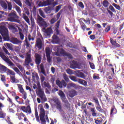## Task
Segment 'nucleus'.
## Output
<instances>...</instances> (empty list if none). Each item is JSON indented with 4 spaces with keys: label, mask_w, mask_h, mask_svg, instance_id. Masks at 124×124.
<instances>
[{
    "label": "nucleus",
    "mask_w": 124,
    "mask_h": 124,
    "mask_svg": "<svg viewBox=\"0 0 124 124\" xmlns=\"http://www.w3.org/2000/svg\"><path fill=\"white\" fill-rule=\"evenodd\" d=\"M36 84L37 85L35 84H33V89H34V90H36L37 89V91H36L37 95L39 96V97L41 98V100L46 101L47 98H46V95H45V93H44V90L41 89L40 82H39V81H37Z\"/></svg>",
    "instance_id": "f257e3e1"
},
{
    "label": "nucleus",
    "mask_w": 124,
    "mask_h": 124,
    "mask_svg": "<svg viewBox=\"0 0 124 124\" xmlns=\"http://www.w3.org/2000/svg\"><path fill=\"white\" fill-rule=\"evenodd\" d=\"M58 94L60 96L62 102H64V107H65L66 109H70V104H69L68 100H67V99H66V97L65 96V94H64V93H63V92H62V90H59Z\"/></svg>",
    "instance_id": "f03ea898"
},
{
    "label": "nucleus",
    "mask_w": 124,
    "mask_h": 124,
    "mask_svg": "<svg viewBox=\"0 0 124 124\" xmlns=\"http://www.w3.org/2000/svg\"><path fill=\"white\" fill-rule=\"evenodd\" d=\"M8 17L7 18L8 21L10 22H15L16 23H18L20 24L21 23V21L18 19H19V16H17L16 13L11 12L8 15Z\"/></svg>",
    "instance_id": "7ed1b4c3"
},
{
    "label": "nucleus",
    "mask_w": 124,
    "mask_h": 124,
    "mask_svg": "<svg viewBox=\"0 0 124 124\" xmlns=\"http://www.w3.org/2000/svg\"><path fill=\"white\" fill-rule=\"evenodd\" d=\"M24 62L26 66H30V63L31 66H33L34 63L32 62L31 54L30 52H27L26 53V57H25Z\"/></svg>",
    "instance_id": "20e7f679"
},
{
    "label": "nucleus",
    "mask_w": 124,
    "mask_h": 124,
    "mask_svg": "<svg viewBox=\"0 0 124 124\" xmlns=\"http://www.w3.org/2000/svg\"><path fill=\"white\" fill-rule=\"evenodd\" d=\"M42 39H43V37L40 34V37L37 38L36 40V43L35 45V48L38 50H41L42 49V46L43 44L42 43Z\"/></svg>",
    "instance_id": "39448f33"
},
{
    "label": "nucleus",
    "mask_w": 124,
    "mask_h": 124,
    "mask_svg": "<svg viewBox=\"0 0 124 124\" xmlns=\"http://www.w3.org/2000/svg\"><path fill=\"white\" fill-rule=\"evenodd\" d=\"M7 3H6L4 1H1L0 2V4L1 6L4 9H7V5H8V10L10 11L12 10V4L11 2L6 1Z\"/></svg>",
    "instance_id": "423d86ee"
},
{
    "label": "nucleus",
    "mask_w": 124,
    "mask_h": 124,
    "mask_svg": "<svg viewBox=\"0 0 124 124\" xmlns=\"http://www.w3.org/2000/svg\"><path fill=\"white\" fill-rule=\"evenodd\" d=\"M0 58H1L3 61H4L5 62H6L7 63H8V64H10V65H11V66H14L15 65V64L11 62V60L9 59V58L6 57V56L4 55V53L1 52H0Z\"/></svg>",
    "instance_id": "0eeeda50"
},
{
    "label": "nucleus",
    "mask_w": 124,
    "mask_h": 124,
    "mask_svg": "<svg viewBox=\"0 0 124 124\" xmlns=\"http://www.w3.org/2000/svg\"><path fill=\"white\" fill-rule=\"evenodd\" d=\"M0 33L2 36H7L9 35L8 30L5 26H0Z\"/></svg>",
    "instance_id": "6e6552de"
},
{
    "label": "nucleus",
    "mask_w": 124,
    "mask_h": 124,
    "mask_svg": "<svg viewBox=\"0 0 124 124\" xmlns=\"http://www.w3.org/2000/svg\"><path fill=\"white\" fill-rule=\"evenodd\" d=\"M40 120L42 123H46V120H45V110L43 108H41L40 109Z\"/></svg>",
    "instance_id": "1a4fd4ad"
},
{
    "label": "nucleus",
    "mask_w": 124,
    "mask_h": 124,
    "mask_svg": "<svg viewBox=\"0 0 124 124\" xmlns=\"http://www.w3.org/2000/svg\"><path fill=\"white\" fill-rule=\"evenodd\" d=\"M17 86L19 91V93L23 94V98L26 100V99H27V92H26L24 90V88H23V85L21 84H17Z\"/></svg>",
    "instance_id": "9d476101"
},
{
    "label": "nucleus",
    "mask_w": 124,
    "mask_h": 124,
    "mask_svg": "<svg viewBox=\"0 0 124 124\" xmlns=\"http://www.w3.org/2000/svg\"><path fill=\"white\" fill-rule=\"evenodd\" d=\"M34 58L35 63H36L37 65H39L41 63V60H42L41 55L38 53H35Z\"/></svg>",
    "instance_id": "9b49d317"
},
{
    "label": "nucleus",
    "mask_w": 124,
    "mask_h": 124,
    "mask_svg": "<svg viewBox=\"0 0 124 124\" xmlns=\"http://www.w3.org/2000/svg\"><path fill=\"white\" fill-rule=\"evenodd\" d=\"M66 53V52L63 50V48H58L57 52L55 53V55L58 57H61V56L64 57Z\"/></svg>",
    "instance_id": "f8f14e48"
},
{
    "label": "nucleus",
    "mask_w": 124,
    "mask_h": 124,
    "mask_svg": "<svg viewBox=\"0 0 124 124\" xmlns=\"http://www.w3.org/2000/svg\"><path fill=\"white\" fill-rule=\"evenodd\" d=\"M56 84L58 87H59V88H62V86L64 88H65V87H66V85H67L66 82H65V81L63 79L61 81H60V80H57Z\"/></svg>",
    "instance_id": "ddd939ff"
},
{
    "label": "nucleus",
    "mask_w": 124,
    "mask_h": 124,
    "mask_svg": "<svg viewBox=\"0 0 124 124\" xmlns=\"http://www.w3.org/2000/svg\"><path fill=\"white\" fill-rule=\"evenodd\" d=\"M17 26H16V24H15L14 23H11L10 24H9L8 28L9 30H11V31H13L14 32H17L18 29H16Z\"/></svg>",
    "instance_id": "4468645a"
},
{
    "label": "nucleus",
    "mask_w": 124,
    "mask_h": 124,
    "mask_svg": "<svg viewBox=\"0 0 124 124\" xmlns=\"http://www.w3.org/2000/svg\"><path fill=\"white\" fill-rule=\"evenodd\" d=\"M20 109H21V110L25 113H27L29 114H31V106H28L27 107L25 106H21Z\"/></svg>",
    "instance_id": "2eb2a0df"
},
{
    "label": "nucleus",
    "mask_w": 124,
    "mask_h": 124,
    "mask_svg": "<svg viewBox=\"0 0 124 124\" xmlns=\"http://www.w3.org/2000/svg\"><path fill=\"white\" fill-rule=\"evenodd\" d=\"M51 0H46V1H44L43 2H40L38 4L39 6L41 7L43 6H47V5H50L51 4Z\"/></svg>",
    "instance_id": "dca6fc26"
},
{
    "label": "nucleus",
    "mask_w": 124,
    "mask_h": 124,
    "mask_svg": "<svg viewBox=\"0 0 124 124\" xmlns=\"http://www.w3.org/2000/svg\"><path fill=\"white\" fill-rule=\"evenodd\" d=\"M37 21L39 24H40L41 26L43 27L46 25V22L44 21V19L40 16H38V17L37 18Z\"/></svg>",
    "instance_id": "f3484780"
},
{
    "label": "nucleus",
    "mask_w": 124,
    "mask_h": 124,
    "mask_svg": "<svg viewBox=\"0 0 124 124\" xmlns=\"http://www.w3.org/2000/svg\"><path fill=\"white\" fill-rule=\"evenodd\" d=\"M55 103L56 104V108L59 110L60 112H62V103L59 101V99H57L55 101Z\"/></svg>",
    "instance_id": "a211bd4d"
},
{
    "label": "nucleus",
    "mask_w": 124,
    "mask_h": 124,
    "mask_svg": "<svg viewBox=\"0 0 124 124\" xmlns=\"http://www.w3.org/2000/svg\"><path fill=\"white\" fill-rule=\"evenodd\" d=\"M11 42H12L13 44L18 45L20 44V43H22V41L18 39L17 38H12Z\"/></svg>",
    "instance_id": "6ab92c4d"
},
{
    "label": "nucleus",
    "mask_w": 124,
    "mask_h": 124,
    "mask_svg": "<svg viewBox=\"0 0 124 124\" xmlns=\"http://www.w3.org/2000/svg\"><path fill=\"white\" fill-rule=\"evenodd\" d=\"M61 23V21L59 20L55 24V31H56L57 35H60V31H59V29H60V24Z\"/></svg>",
    "instance_id": "aec40b11"
},
{
    "label": "nucleus",
    "mask_w": 124,
    "mask_h": 124,
    "mask_svg": "<svg viewBox=\"0 0 124 124\" xmlns=\"http://www.w3.org/2000/svg\"><path fill=\"white\" fill-rule=\"evenodd\" d=\"M42 86L43 87V88H47L48 90L51 89V85H50V83L49 82L46 81H44L42 83Z\"/></svg>",
    "instance_id": "412c9836"
},
{
    "label": "nucleus",
    "mask_w": 124,
    "mask_h": 124,
    "mask_svg": "<svg viewBox=\"0 0 124 124\" xmlns=\"http://www.w3.org/2000/svg\"><path fill=\"white\" fill-rule=\"evenodd\" d=\"M78 82L79 84L83 85L85 87H87L88 86V82L84 79L79 78L78 79Z\"/></svg>",
    "instance_id": "4be33fe9"
},
{
    "label": "nucleus",
    "mask_w": 124,
    "mask_h": 124,
    "mask_svg": "<svg viewBox=\"0 0 124 124\" xmlns=\"http://www.w3.org/2000/svg\"><path fill=\"white\" fill-rule=\"evenodd\" d=\"M52 41L51 42L52 43H58V41H59V37H58V35H56V34H54L52 36Z\"/></svg>",
    "instance_id": "5701e85b"
},
{
    "label": "nucleus",
    "mask_w": 124,
    "mask_h": 124,
    "mask_svg": "<svg viewBox=\"0 0 124 124\" xmlns=\"http://www.w3.org/2000/svg\"><path fill=\"white\" fill-rule=\"evenodd\" d=\"M52 10H53V7L50 6H48L47 7L45 8L44 11L46 14H49V13H51L52 12Z\"/></svg>",
    "instance_id": "b1692460"
},
{
    "label": "nucleus",
    "mask_w": 124,
    "mask_h": 124,
    "mask_svg": "<svg viewBox=\"0 0 124 124\" xmlns=\"http://www.w3.org/2000/svg\"><path fill=\"white\" fill-rule=\"evenodd\" d=\"M32 78L33 79V81H35V79L36 80H39L38 74L37 73H32Z\"/></svg>",
    "instance_id": "393cba45"
},
{
    "label": "nucleus",
    "mask_w": 124,
    "mask_h": 124,
    "mask_svg": "<svg viewBox=\"0 0 124 124\" xmlns=\"http://www.w3.org/2000/svg\"><path fill=\"white\" fill-rule=\"evenodd\" d=\"M40 67L41 73L44 74L45 76H46V72L45 71V68H44V64L43 63H41Z\"/></svg>",
    "instance_id": "a878e982"
},
{
    "label": "nucleus",
    "mask_w": 124,
    "mask_h": 124,
    "mask_svg": "<svg viewBox=\"0 0 124 124\" xmlns=\"http://www.w3.org/2000/svg\"><path fill=\"white\" fill-rule=\"evenodd\" d=\"M77 76L78 77H79V78H82L83 79H85L86 78V76L85 75V74L81 72H78V73H77Z\"/></svg>",
    "instance_id": "bb28decb"
},
{
    "label": "nucleus",
    "mask_w": 124,
    "mask_h": 124,
    "mask_svg": "<svg viewBox=\"0 0 124 124\" xmlns=\"http://www.w3.org/2000/svg\"><path fill=\"white\" fill-rule=\"evenodd\" d=\"M4 46L9 50H10L11 51H13V46H12V44L6 43L4 44Z\"/></svg>",
    "instance_id": "cd10ccee"
},
{
    "label": "nucleus",
    "mask_w": 124,
    "mask_h": 124,
    "mask_svg": "<svg viewBox=\"0 0 124 124\" xmlns=\"http://www.w3.org/2000/svg\"><path fill=\"white\" fill-rule=\"evenodd\" d=\"M102 5L105 8H107L109 6V1L107 0H104L102 2Z\"/></svg>",
    "instance_id": "c85d7f7f"
},
{
    "label": "nucleus",
    "mask_w": 124,
    "mask_h": 124,
    "mask_svg": "<svg viewBox=\"0 0 124 124\" xmlns=\"http://www.w3.org/2000/svg\"><path fill=\"white\" fill-rule=\"evenodd\" d=\"M46 51V56H50L51 52V49H50V47H46L45 49Z\"/></svg>",
    "instance_id": "c756f323"
},
{
    "label": "nucleus",
    "mask_w": 124,
    "mask_h": 124,
    "mask_svg": "<svg viewBox=\"0 0 124 124\" xmlns=\"http://www.w3.org/2000/svg\"><path fill=\"white\" fill-rule=\"evenodd\" d=\"M45 32L48 36H50L51 35V33H52V28H47L45 31Z\"/></svg>",
    "instance_id": "7c9ffc66"
},
{
    "label": "nucleus",
    "mask_w": 124,
    "mask_h": 124,
    "mask_svg": "<svg viewBox=\"0 0 124 124\" xmlns=\"http://www.w3.org/2000/svg\"><path fill=\"white\" fill-rule=\"evenodd\" d=\"M95 124H102V121L103 119L102 118H97V120L94 119Z\"/></svg>",
    "instance_id": "2f4dec72"
},
{
    "label": "nucleus",
    "mask_w": 124,
    "mask_h": 124,
    "mask_svg": "<svg viewBox=\"0 0 124 124\" xmlns=\"http://www.w3.org/2000/svg\"><path fill=\"white\" fill-rule=\"evenodd\" d=\"M90 111L91 112H92V115L93 116V117H96V112H95L96 110H95V108H91Z\"/></svg>",
    "instance_id": "473e14b6"
},
{
    "label": "nucleus",
    "mask_w": 124,
    "mask_h": 124,
    "mask_svg": "<svg viewBox=\"0 0 124 124\" xmlns=\"http://www.w3.org/2000/svg\"><path fill=\"white\" fill-rule=\"evenodd\" d=\"M22 17H23V19H24V20L26 21V22H27V23H28V24H30V19L29 18L28 16H27V15H26L25 14H23Z\"/></svg>",
    "instance_id": "72a5a7b5"
},
{
    "label": "nucleus",
    "mask_w": 124,
    "mask_h": 124,
    "mask_svg": "<svg viewBox=\"0 0 124 124\" xmlns=\"http://www.w3.org/2000/svg\"><path fill=\"white\" fill-rule=\"evenodd\" d=\"M13 69L14 71L16 72L17 74H18V75H19V76H23V74H22V73H21V71H20V70H19V69H18V68H17L16 67H15L13 68Z\"/></svg>",
    "instance_id": "f704fd0d"
},
{
    "label": "nucleus",
    "mask_w": 124,
    "mask_h": 124,
    "mask_svg": "<svg viewBox=\"0 0 124 124\" xmlns=\"http://www.w3.org/2000/svg\"><path fill=\"white\" fill-rule=\"evenodd\" d=\"M8 69H9L3 65H1L0 67V70L3 72H6V71H8Z\"/></svg>",
    "instance_id": "c9c22d12"
},
{
    "label": "nucleus",
    "mask_w": 124,
    "mask_h": 124,
    "mask_svg": "<svg viewBox=\"0 0 124 124\" xmlns=\"http://www.w3.org/2000/svg\"><path fill=\"white\" fill-rule=\"evenodd\" d=\"M76 95H77V92L75 90L72 91L70 93V96L71 97H74Z\"/></svg>",
    "instance_id": "e433bc0d"
},
{
    "label": "nucleus",
    "mask_w": 124,
    "mask_h": 124,
    "mask_svg": "<svg viewBox=\"0 0 124 124\" xmlns=\"http://www.w3.org/2000/svg\"><path fill=\"white\" fill-rule=\"evenodd\" d=\"M39 13L40 16L43 17V18H46V16L45 15V14H44V12L41 9H39Z\"/></svg>",
    "instance_id": "4c0bfd02"
},
{
    "label": "nucleus",
    "mask_w": 124,
    "mask_h": 124,
    "mask_svg": "<svg viewBox=\"0 0 124 124\" xmlns=\"http://www.w3.org/2000/svg\"><path fill=\"white\" fill-rule=\"evenodd\" d=\"M6 113H4L2 110H0V119H4L5 118Z\"/></svg>",
    "instance_id": "58836bf2"
},
{
    "label": "nucleus",
    "mask_w": 124,
    "mask_h": 124,
    "mask_svg": "<svg viewBox=\"0 0 124 124\" xmlns=\"http://www.w3.org/2000/svg\"><path fill=\"white\" fill-rule=\"evenodd\" d=\"M64 57H67L68 59L69 60H72V59H73V57H72V55L69 53L66 52L65 54Z\"/></svg>",
    "instance_id": "ea45409f"
},
{
    "label": "nucleus",
    "mask_w": 124,
    "mask_h": 124,
    "mask_svg": "<svg viewBox=\"0 0 124 124\" xmlns=\"http://www.w3.org/2000/svg\"><path fill=\"white\" fill-rule=\"evenodd\" d=\"M96 109L97 110V111H99L100 113H103L104 111L103 109L101 108V106H100V104L99 106H98L97 107H96Z\"/></svg>",
    "instance_id": "a19ab883"
},
{
    "label": "nucleus",
    "mask_w": 124,
    "mask_h": 124,
    "mask_svg": "<svg viewBox=\"0 0 124 124\" xmlns=\"http://www.w3.org/2000/svg\"><path fill=\"white\" fill-rule=\"evenodd\" d=\"M25 42L26 43V46L27 49H29V48H30V46H31V44L30 43H29L27 38H26V39L25 40Z\"/></svg>",
    "instance_id": "79ce46f5"
},
{
    "label": "nucleus",
    "mask_w": 124,
    "mask_h": 124,
    "mask_svg": "<svg viewBox=\"0 0 124 124\" xmlns=\"http://www.w3.org/2000/svg\"><path fill=\"white\" fill-rule=\"evenodd\" d=\"M79 89V90H82V91H88V90H89V88H85L83 86H81L79 85H78L77 89Z\"/></svg>",
    "instance_id": "37998d69"
},
{
    "label": "nucleus",
    "mask_w": 124,
    "mask_h": 124,
    "mask_svg": "<svg viewBox=\"0 0 124 124\" xmlns=\"http://www.w3.org/2000/svg\"><path fill=\"white\" fill-rule=\"evenodd\" d=\"M0 76H1V81H2V82H3V83L4 84H5V82H6V79L5 78V76L1 74Z\"/></svg>",
    "instance_id": "c03bdc74"
},
{
    "label": "nucleus",
    "mask_w": 124,
    "mask_h": 124,
    "mask_svg": "<svg viewBox=\"0 0 124 124\" xmlns=\"http://www.w3.org/2000/svg\"><path fill=\"white\" fill-rule=\"evenodd\" d=\"M69 86L71 87H73V88H74L76 89V90H77V88L78 87V85H77L76 84L74 83H71L69 84Z\"/></svg>",
    "instance_id": "a18cd8bd"
},
{
    "label": "nucleus",
    "mask_w": 124,
    "mask_h": 124,
    "mask_svg": "<svg viewBox=\"0 0 124 124\" xmlns=\"http://www.w3.org/2000/svg\"><path fill=\"white\" fill-rule=\"evenodd\" d=\"M11 79L12 80V83H19V80L17 81H16V78H15V76L11 77Z\"/></svg>",
    "instance_id": "49530a36"
},
{
    "label": "nucleus",
    "mask_w": 124,
    "mask_h": 124,
    "mask_svg": "<svg viewBox=\"0 0 124 124\" xmlns=\"http://www.w3.org/2000/svg\"><path fill=\"white\" fill-rule=\"evenodd\" d=\"M63 78L66 81V82H69V78H68V77L67 76V75L66 74H63Z\"/></svg>",
    "instance_id": "de8ad7c7"
},
{
    "label": "nucleus",
    "mask_w": 124,
    "mask_h": 124,
    "mask_svg": "<svg viewBox=\"0 0 124 124\" xmlns=\"http://www.w3.org/2000/svg\"><path fill=\"white\" fill-rule=\"evenodd\" d=\"M70 79L72 80V81H73L74 82H78V79H77V78L75 76H71L70 77Z\"/></svg>",
    "instance_id": "09e8293b"
},
{
    "label": "nucleus",
    "mask_w": 124,
    "mask_h": 124,
    "mask_svg": "<svg viewBox=\"0 0 124 124\" xmlns=\"http://www.w3.org/2000/svg\"><path fill=\"white\" fill-rule=\"evenodd\" d=\"M13 0L15 2H16V4H18L19 6H20L21 7H22V3L21 2V1H20V0Z\"/></svg>",
    "instance_id": "8fccbe9b"
},
{
    "label": "nucleus",
    "mask_w": 124,
    "mask_h": 124,
    "mask_svg": "<svg viewBox=\"0 0 124 124\" xmlns=\"http://www.w3.org/2000/svg\"><path fill=\"white\" fill-rule=\"evenodd\" d=\"M112 5H113V6L115 7V8H116L118 10H121V6H120V5H119L115 3H112Z\"/></svg>",
    "instance_id": "3c124183"
},
{
    "label": "nucleus",
    "mask_w": 124,
    "mask_h": 124,
    "mask_svg": "<svg viewBox=\"0 0 124 124\" xmlns=\"http://www.w3.org/2000/svg\"><path fill=\"white\" fill-rule=\"evenodd\" d=\"M93 100L95 101V104H97L98 106H99V101H98V99L96 97L93 98Z\"/></svg>",
    "instance_id": "603ef678"
},
{
    "label": "nucleus",
    "mask_w": 124,
    "mask_h": 124,
    "mask_svg": "<svg viewBox=\"0 0 124 124\" xmlns=\"http://www.w3.org/2000/svg\"><path fill=\"white\" fill-rule=\"evenodd\" d=\"M81 26L83 31H85L86 29H87V26H86V24H85V23H84V22H82L81 23Z\"/></svg>",
    "instance_id": "864d4df0"
},
{
    "label": "nucleus",
    "mask_w": 124,
    "mask_h": 124,
    "mask_svg": "<svg viewBox=\"0 0 124 124\" xmlns=\"http://www.w3.org/2000/svg\"><path fill=\"white\" fill-rule=\"evenodd\" d=\"M18 68L20 70V71H21V72H26V71L25 70V68H24V67L22 66V65H19L18 66Z\"/></svg>",
    "instance_id": "5fc2aeb1"
},
{
    "label": "nucleus",
    "mask_w": 124,
    "mask_h": 124,
    "mask_svg": "<svg viewBox=\"0 0 124 124\" xmlns=\"http://www.w3.org/2000/svg\"><path fill=\"white\" fill-rule=\"evenodd\" d=\"M7 100L11 104H12V106H13V105H15V104L14 103V102L12 101V99H11V98H10L9 97H8V96H7Z\"/></svg>",
    "instance_id": "6e6d98bb"
},
{
    "label": "nucleus",
    "mask_w": 124,
    "mask_h": 124,
    "mask_svg": "<svg viewBox=\"0 0 124 124\" xmlns=\"http://www.w3.org/2000/svg\"><path fill=\"white\" fill-rule=\"evenodd\" d=\"M41 84H42L45 81V77L43 75L40 76Z\"/></svg>",
    "instance_id": "4d7b16f0"
},
{
    "label": "nucleus",
    "mask_w": 124,
    "mask_h": 124,
    "mask_svg": "<svg viewBox=\"0 0 124 124\" xmlns=\"http://www.w3.org/2000/svg\"><path fill=\"white\" fill-rule=\"evenodd\" d=\"M89 63L92 69H94L95 68V66H94V64H93V63L89 62Z\"/></svg>",
    "instance_id": "13d9d810"
},
{
    "label": "nucleus",
    "mask_w": 124,
    "mask_h": 124,
    "mask_svg": "<svg viewBox=\"0 0 124 124\" xmlns=\"http://www.w3.org/2000/svg\"><path fill=\"white\" fill-rule=\"evenodd\" d=\"M57 21H58V19H57V18H53L50 20V24H55V23H56V22H57Z\"/></svg>",
    "instance_id": "bf43d9fd"
},
{
    "label": "nucleus",
    "mask_w": 124,
    "mask_h": 124,
    "mask_svg": "<svg viewBox=\"0 0 124 124\" xmlns=\"http://www.w3.org/2000/svg\"><path fill=\"white\" fill-rule=\"evenodd\" d=\"M46 61L47 62H48V63H51V56L50 55H48V56H46Z\"/></svg>",
    "instance_id": "052dcab7"
},
{
    "label": "nucleus",
    "mask_w": 124,
    "mask_h": 124,
    "mask_svg": "<svg viewBox=\"0 0 124 124\" xmlns=\"http://www.w3.org/2000/svg\"><path fill=\"white\" fill-rule=\"evenodd\" d=\"M78 6L82 9L85 8V5H84V4L81 1L78 2Z\"/></svg>",
    "instance_id": "680f3d73"
},
{
    "label": "nucleus",
    "mask_w": 124,
    "mask_h": 124,
    "mask_svg": "<svg viewBox=\"0 0 124 124\" xmlns=\"http://www.w3.org/2000/svg\"><path fill=\"white\" fill-rule=\"evenodd\" d=\"M3 50L4 51V52H5V54H6L8 56H10V53L8 52V50H7V49H6V48L4 47L3 48Z\"/></svg>",
    "instance_id": "e2e57ef3"
},
{
    "label": "nucleus",
    "mask_w": 124,
    "mask_h": 124,
    "mask_svg": "<svg viewBox=\"0 0 124 124\" xmlns=\"http://www.w3.org/2000/svg\"><path fill=\"white\" fill-rule=\"evenodd\" d=\"M109 8L111 10V11H112V12H116V10H115L114 7H113V6H112L111 5H109Z\"/></svg>",
    "instance_id": "0e129e2a"
},
{
    "label": "nucleus",
    "mask_w": 124,
    "mask_h": 124,
    "mask_svg": "<svg viewBox=\"0 0 124 124\" xmlns=\"http://www.w3.org/2000/svg\"><path fill=\"white\" fill-rule=\"evenodd\" d=\"M117 43V42L114 40V39L110 38V43L112 44V46H114L116 43Z\"/></svg>",
    "instance_id": "69168bd1"
},
{
    "label": "nucleus",
    "mask_w": 124,
    "mask_h": 124,
    "mask_svg": "<svg viewBox=\"0 0 124 124\" xmlns=\"http://www.w3.org/2000/svg\"><path fill=\"white\" fill-rule=\"evenodd\" d=\"M9 74H10L11 75H15V72H13V71L9 69H8V72Z\"/></svg>",
    "instance_id": "338daca9"
},
{
    "label": "nucleus",
    "mask_w": 124,
    "mask_h": 124,
    "mask_svg": "<svg viewBox=\"0 0 124 124\" xmlns=\"http://www.w3.org/2000/svg\"><path fill=\"white\" fill-rule=\"evenodd\" d=\"M16 9L17 12H18V13H19V14H21V9H20V7L16 6Z\"/></svg>",
    "instance_id": "774afa93"
}]
</instances>
